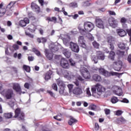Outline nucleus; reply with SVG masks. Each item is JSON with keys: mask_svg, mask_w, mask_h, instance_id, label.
I'll return each instance as SVG.
<instances>
[{"mask_svg": "<svg viewBox=\"0 0 131 131\" xmlns=\"http://www.w3.org/2000/svg\"><path fill=\"white\" fill-rule=\"evenodd\" d=\"M91 110H93L94 111H95V110L97 109V105L95 104H92L91 105Z\"/></svg>", "mask_w": 131, "mask_h": 131, "instance_id": "13d9d810", "label": "nucleus"}, {"mask_svg": "<svg viewBox=\"0 0 131 131\" xmlns=\"http://www.w3.org/2000/svg\"><path fill=\"white\" fill-rule=\"evenodd\" d=\"M123 113V112L122 111L118 110L116 112V115L117 116H120Z\"/></svg>", "mask_w": 131, "mask_h": 131, "instance_id": "de8ad7c7", "label": "nucleus"}, {"mask_svg": "<svg viewBox=\"0 0 131 131\" xmlns=\"http://www.w3.org/2000/svg\"><path fill=\"white\" fill-rule=\"evenodd\" d=\"M26 34L27 35V36H29V37H30L31 38H33L34 37L33 34H30V33L26 32Z\"/></svg>", "mask_w": 131, "mask_h": 131, "instance_id": "3c124183", "label": "nucleus"}, {"mask_svg": "<svg viewBox=\"0 0 131 131\" xmlns=\"http://www.w3.org/2000/svg\"><path fill=\"white\" fill-rule=\"evenodd\" d=\"M15 102H16V100H15V99L13 98L11 100V101H10L9 102H8V104L9 105H10V106L11 108H13V107H14V106H15Z\"/></svg>", "mask_w": 131, "mask_h": 131, "instance_id": "7c9ffc66", "label": "nucleus"}, {"mask_svg": "<svg viewBox=\"0 0 131 131\" xmlns=\"http://www.w3.org/2000/svg\"><path fill=\"white\" fill-rule=\"evenodd\" d=\"M122 74H123V73H116V72H109L107 71H105L103 75L105 76V77H109L111 76V75L112 76H114V75H122Z\"/></svg>", "mask_w": 131, "mask_h": 131, "instance_id": "f8f14e48", "label": "nucleus"}, {"mask_svg": "<svg viewBox=\"0 0 131 131\" xmlns=\"http://www.w3.org/2000/svg\"><path fill=\"white\" fill-rule=\"evenodd\" d=\"M63 75L66 78H68L69 79L75 78V75H74V74L67 70L64 71Z\"/></svg>", "mask_w": 131, "mask_h": 131, "instance_id": "9b49d317", "label": "nucleus"}, {"mask_svg": "<svg viewBox=\"0 0 131 131\" xmlns=\"http://www.w3.org/2000/svg\"><path fill=\"white\" fill-rule=\"evenodd\" d=\"M23 69H24L26 72H30V67L24 64L23 66Z\"/></svg>", "mask_w": 131, "mask_h": 131, "instance_id": "4c0bfd02", "label": "nucleus"}, {"mask_svg": "<svg viewBox=\"0 0 131 131\" xmlns=\"http://www.w3.org/2000/svg\"><path fill=\"white\" fill-rule=\"evenodd\" d=\"M15 6V3L10 2L7 6V9H9V10H11Z\"/></svg>", "mask_w": 131, "mask_h": 131, "instance_id": "e433bc0d", "label": "nucleus"}, {"mask_svg": "<svg viewBox=\"0 0 131 131\" xmlns=\"http://www.w3.org/2000/svg\"><path fill=\"white\" fill-rule=\"evenodd\" d=\"M47 93H48V94H49V95H50L51 97H55V94H54V93H53V92L51 91H48Z\"/></svg>", "mask_w": 131, "mask_h": 131, "instance_id": "69168bd1", "label": "nucleus"}, {"mask_svg": "<svg viewBox=\"0 0 131 131\" xmlns=\"http://www.w3.org/2000/svg\"><path fill=\"white\" fill-rule=\"evenodd\" d=\"M127 61L129 63H131V54H130L127 57Z\"/></svg>", "mask_w": 131, "mask_h": 131, "instance_id": "774afa93", "label": "nucleus"}, {"mask_svg": "<svg viewBox=\"0 0 131 131\" xmlns=\"http://www.w3.org/2000/svg\"><path fill=\"white\" fill-rule=\"evenodd\" d=\"M93 79L95 80V81H101L102 80V78H101V76L97 74H94L93 76Z\"/></svg>", "mask_w": 131, "mask_h": 131, "instance_id": "cd10ccee", "label": "nucleus"}, {"mask_svg": "<svg viewBox=\"0 0 131 131\" xmlns=\"http://www.w3.org/2000/svg\"><path fill=\"white\" fill-rule=\"evenodd\" d=\"M108 23L113 28H116L118 25L117 21L114 18H110L108 20Z\"/></svg>", "mask_w": 131, "mask_h": 131, "instance_id": "4468645a", "label": "nucleus"}, {"mask_svg": "<svg viewBox=\"0 0 131 131\" xmlns=\"http://www.w3.org/2000/svg\"><path fill=\"white\" fill-rule=\"evenodd\" d=\"M47 20L50 21V22H53V21H57V17H52V18L48 17L47 18Z\"/></svg>", "mask_w": 131, "mask_h": 131, "instance_id": "37998d69", "label": "nucleus"}, {"mask_svg": "<svg viewBox=\"0 0 131 131\" xmlns=\"http://www.w3.org/2000/svg\"><path fill=\"white\" fill-rule=\"evenodd\" d=\"M32 51L37 56H40V52L36 48H33Z\"/></svg>", "mask_w": 131, "mask_h": 131, "instance_id": "c9c22d12", "label": "nucleus"}, {"mask_svg": "<svg viewBox=\"0 0 131 131\" xmlns=\"http://www.w3.org/2000/svg\"><path fill=\"white\" fill-rule=\"evenodd\" d=\"M68 88L69 90L70 93H71V92H72V91H73V84H68Z\"/></svg>", "mask_w": 131, "mask_h": 131, "instance_id": "a18cd8bd", "label": "nucleus"}, {"mask_svg": "<svg viewBox=\"0 0 131 131\" xmlns=\"http://www.w3.org/2000/svg\"><path fill=\"white\" fill-rule=\"evenodd\" d=\"M95 22L97 27L101 29H104V21L103 20H102V19L100 18L99 17H96L95 19Z\"/></svg>", "mask_w": 131, "mask_h": 131, "instance_id": "6e6552de", "label": "nucleus"}, {"mask_svg": "<svg viewBox=\"0 0 131 131\" xmlns=\"http://www.w3.org/2000/svg\"><path fill=\"white\" fill-rule=\"evenodd\" d=\"M63 54L64 55L65 57L68 58H70L71 56V52H70L68 49H64L63 51Z\"/></svg>", "mask_w": 131, "mask_h": 131, "instance_id": "a878e982", "label": "nucleus"}, {"mask_svg": "<svg viewBox=\"0 0 131 131\" xmlns=\"http://www.w3.org/2000/svg\"><path fill=\"white\" fill-rule=\"evenodd\" d=\"M91 60L92 62H94L95 63V64H97V63H98V60H99V59L98 58L97 55L96 56L95 55H91Z\"/></svg>", "mask_w": 131, "mask_h": 131, "instance_id": "c85d7f7f", "label": "nucleus"}, {"mask_svg": "<svg viewBox=\"0 0 131 131\" xmlns=\"http://www.w3.org/2000/svg\"><path fill=\"white\" fill-rule=\"evenodd\" d=\"M53 74V71L50 70L44 75V79L46 81H48L49 79H51V76Z\"/></svg>", "mask_w": 131, "mask_h": 131, "instance_id": "aec40b11", "label": "nucleus"}, {"mask_svg": "<svg viewBox=\"0 0 131 131\" xmlns=\"http://www.w3.org/2000/svg\"><path fill=\"white\" fill-rule=\"evenodd\" d=\"M2 94L7 100H10L14 95V91L12 89H6L4 90Z\"/></svg>", "mask_w": 131, "mask_h": 131, "instance_id": "7ed1b4c3", "label": "nucleus"}, {"mask_svg": "<svg viewBox=\"0 0 131 131\" xmlns=\"http://www.w3.org/2000/svg\"><path fill=\"white\" fill-rule=\"evenodd\" d=\"M115 94L117 96H122V90L120 87H117V90H115Z\"/></svg>", "mask_w": 131, "mask_h": 131, "instance_id": "b1692460", "label": "nucleus"}, {"mask_svg": "<svg viewBox=\"0 0 131 131\" xmlns=\"http://www.w3.org/2000/svg\"><path fill=\"white\" fill-rule=\"evenodd\" d=\"M59 94H60V95H63V96L67 95L68 93H65V88L64 86H61L60 88Z\"/></svg>", "mask_w": 131, "mask_h": 131, "instance_id": "2f4dec72", "label": "nucleus"}, {"mask_svg": "<svg viewBox=\"0 0 131 131\" xmlns=\"http://www.w3.org/2000/svg\"><path fill=\"white\" fill-rule=\"evenodd\" d=\"M70 7H72V8H77V3H72L70 4Z\"/></svg>", "mask_w": 131, "mask_h": 131, "instance_id": "8fccbe9b", "label": "nucleus"}, {"mask_svg": "<svg viewBox=\"0 0 131 131\" xmlns=\"http://www.w3.org/2000/svg\"><path fill=\"white\" fill-rule=\"evenodd\" d=\"M99 128H100V127L99 126V124L98 123H96L95 126V130H99Z\"/></svg>", "mask_w": 131, "mask_h": 131, "instance_id": "0e129e2a", "label": "nucleus"}, {"mask_svg": "<svg viewBox=\"0 0 131 131\" xmlns=\"http://www.w3.org/2000/svg\"><path fill=\"white\" fill-rule=\"evenodd\" d=\"M19 26H21V27H25L26 26V23L24 20H20L19 22Z\"/></svg>", "mask_w": 131, "mask_h": 131, "instance_id": "a19ab883", "label": "nucleus"}, {"mask_svg": "<svg viewBox=\"0 0 131 131\" xmlns=\"http://www.w3.org/2000/svg\"><path fill=\"white\" fill-rule=\"evenodd\" d=\"M106 70H105V69H103V68H100L99 69V73H100L101 74H104V73H105V71Z\"/></svg>", "mask_w": 131, "mask_h": 131, "instance_id": "4d7b16f0", "label": "nucleus"}, {"mask_svg": "<svg viewBox=\"0 0 131 131\" xmlns=\"http://www.w3.org/2000/svg\"><path fill=\"white\" fill-rule=\"evenodd\" d=\"M4 116L5 118L9 119V118H12V117H13V114L12 113H5Z\"/></svg>", "mask_w": 131, "mask_h": 131, "instance_id": "c756f323", "label": "nucleus"}, {"mask_svg": "<svg viewBox=\"0 0 131 131\" xmlns=\"http://www.w3.org/2000/svg\"><path fill=\"white\" fill-rule=\"evenodd\" d=\"M57 84L59 86H60V88H62V86H63V81H58L57 82Z\"/></svg>", "mask_w": 131, "mask_h": 131, "instance_id": "052dcab7", "label": "nucleus"}, {"mask_svg": "<svg viewBox=\"0 0 131 131\" xmlns=\"http://www.w3.org/2000/svg\"><path fill=\"white\" fill-rule=\"evenodd\" d=\"M111 102L113 104H115L118 102V99L116 97H113L111 99Z\"/></svg>", "mask_w": 131, "mask_h": 131, "instance_id": "79ce46f5", "label": "nucleus"}, {"mask_svg": "<svg viewBox=\"0 0 131 131\" xmlns=\"http://www.w3.org/2000/svg\"><path fill=\"white\" fill-rule=\"evenodd\" d=\"M104 112L106 115H109L110 114V110L108 108L104 109Z\"/></svg>", "mask_w": 131, "mask_h": 131, "instance_id": "bf43d9fd", "label": "nucleus"}, {"mask_svg": "<svg viewBox=\"0 0 131 131\" xmlns=\"http://www.w3.org/2000/svg\"><path fill=\"white\" fill-rule=\"evenodd\" d=\"M76 86L78 88H76L74 89L73 93L74 95H81L82 94V90L81 88H80V82L78 80H76L73 82Z\"/></svg>", "mask_w": 131, "mask_h": 131, "instance_id": "f257e3e1", "label": "nucleus"}, {"mask_svg": "<svg viewBox=\"0 0 131 131\" xmlns=\"http://www.w3.org/2000/svg\"><path fill=\"white\" fill-rule=\"evenodd\" d=\"M5 54L6 55H7V56L10 55V53H9V48L8 47H6L5 48Z\"/></svg>", "mask_w": 131, "mask_h": 131, "instance_id": "e2e57ef3", "label": "nucleus"}, {"mask_svg": "<svg viewBox=\"0 0 131 131\" xmlns=\"http://www.w3.org/2000/svg\"><path fill=\"white\" fill-rule=\"evenodd\" d=\"M91 91L93 94H96L97 92V85L95 87L92 88Z\"/></svg>", "mask_w": 131, "mask_h": 131, "instance_id": "6e6d98bb", "label": "nucleus"}, {"mask_svg": "<svg viewBox=\"0 0 131 131\" xmlns=\"http://www.w3.org/2000/svg\"><path fill=\"white\" fill-rule=\"evenodd\" d=\"M60 66L64 69H68L70 67L69 62L66 58H62L60 60Z\"/></svg>", "mask_w": 131, "mask_h": 131, "instance_id": "423d86ee", "label": "nucleus"}, {"mask_svg": "<svg viewBox=\"0 0 131 131\" xmlns=\"http://www.w3.org/2000/svg\"><path fill=\"white\" fill-rule=\"evenodd\" d=\"M118 47L119 48V49H121V50H125L127 53V51L129 50V48L127 46V45L123 42H120L118 44Z\"/></svg>", "mask_w": 131, "mask_h": 131, "instance_id": "a211bd4d", "label": "nucleus"}, {"mask_svg": "<svg viewBox=\"0 0 131 131\" xmlns=\"http://www.w3.org/2000/svg\"><path fill=\"white\" fill-rule=\"evenodd\" d=\"M28 61H29L30 62H31L32 61H33V60H34V57L32 56H29L28 57Z\"/></svg>", "mask_w": 131, "mask_h": 131, "instance_id": "680f3d73", "label": "nucleus"}, {"mask_svg": "<svg viewBox=\"0 0 131 131\" xmlns=\"http://www.w3.org/2000/svg\"><path fill=\"white\" fill-rule=\"evenodd\" d=\"M117 33L121 37H123V36H125L127 34L126 32L122 29H118Z\"/></svg>", "mask_w": 131, "mask_h": 131, "instance_id": "412c9836", "label": "nucleus"}, {"mask_svg": "<svg viewBox=\"0 0 131 131\" xmlns=\"http://www.w3.org/2000/svg\"><path fill=\"white\" fill-rule=\"evenodd\" d=\"M31 7L33 10V11H35L36 13H39L40 12V8L36 4L34 3H32L31 5Z\"/></svg>", "mask_w": 131, "mask_h": 131, "instance_id": "6ab92c4d", "label": "nucleus"}, {"mask_svg": "<svg viewBox=\"0 0 131 131\" xmlns=\"http://www.w3.org/2000/svg\"><path fill=\"white\" fill-rule=\"evenodd\" d=\"M122 67V61H118L114 62V69L116 71H120Z\"/></svg>", "mask_w": 131, "mask_h": 131, "instance_id": "9d476101", "label": "nucleus"}, {"mask_svg": "<svg viewBox=\"0 0 131 131\" xmlns=\"http://www.w3.org/2000/svg\"><path fill=\"white\" fill-rule=\"evenodd\" d=\"M12 48L15 50V51H17V50H19V46L16 44H14L13 45Z\"/></svg>", "mask_w": 131, "mask_h": 131, "instance_id": "864d4df0", "label": "nucleus"}, {"mask_svg": "<svg viewBox=\"0 0 131 131\" xmlns=\"http://www.w3.org/2000/svg\"><path fill=\"white\" fill-rule=\"evenodd\" d=\"M70 48L74 53H78V52H79V47L77 44L73 42H70Z\"/></svg>", "mask_w": 131, "mask_h": 131, "instance_id": "1a4fd4ad", "label": "nucleus"}, {"mask_svg": "<svg viewBox=\"0 0 131 131\" xmlns=\"http://www.w3.org/2000/svg\"><path fill=\"white\" fill-rule=\"evenodd\" d=\"M92 45L95 49H99V47H100V44H99L97 41H94Z\"/></svg>", "mask_w": 131, "mask_h": 131, "instance_id": "ea45409f", "label": "nucleus"}, {"mask_svg": "<svg viewBox=\"0 0 131 131\" xmlns=\"http://www.w3.org/2000/svg\"><path fill=\"white\" fill-rule=\"evenodd\" d=\"M78 42L80 46L83 49L86 48V45H85V39H84V37L83 36H79L78 37Z\"/></svg>", "mask_w": 131, "mask_h": 131, "instance_id": "0eeeda50", "label": "nucleus"}, {"mask_svg": "<svg viewBox=\"0 0 131 131\" xmlns=\"http://www.w3.org/2000/svg\"><path fill=\"white\" fill-rule=\"evenodd\" d=\"M107 41L110 43V49L112 51H113L114 50V45L113 43H111L112 41V37L110 36L107 38Z\"/></svg>", "mask_w": 131, "mask_h": 131, "instance_id": "393cba45", "label": "nucleus"}, {"mask_svg": "<svg viewBox=\"0 0 131 131\" xmlns=\"http://www.w3.org/2000/svg\"><path fill=\"white\" fill-rule=\"evenodd\" d=\"M78 29L79 30L80 33H81L82 35H85V34H86V32H88L86 31L81 29L80 27H78Z\"/></svg>", "mask_w": 131, "mask_h": 131, "instance_id": "473e14b6", "label": "nucleus"}, {"mask_svg": "<svg viewBox=\"0 0 131 131\" xmlns=\"http://www.w3.org/2000/svg\"><path fill=\"white\" fill-rule=\"evenodd\" d=\"M108 58L112 61H114V58H115V52H114L113 51H111L110 52Z\"/></svg>", "mask_w": 131, "mask_h": 131, "instance_id": "bb28decb", "label": "nucleus"}, {"mask_svg": "<svg viewBox=\"0 0 131 131\" xmlns=\"http://www.w3.org/2000/svg\"><path fill=\"white\" fill-rule=\"evenodd\" d=\"M52 88L56 92L58 91V86H57V84L54 83L53 84H52Z\"/></svg>", "mask_w": 131, "mask_h": 131, "instance_id": "09e8293b", "label": "nucleus"}, {"mask_svg": "<svg viewBox=\"0 0 131 131\" xmlns=\"http://www.w3.org/2000/svg\"><path fill=\"white\" fill-rule=\"evenodd\" d=\"M117 121H118V122H122V123H124V122H126V120H125L123 117H121L117 119Z\"/></svg>", "mask_w": 131, "mask_h": 131, "instance_id": "72a5a7b5", "label": "nucleus"}, {"mask_svg": "<svg viewBox=\"0 0 131 131\" xmlns=\"http://www.w3.org/2000/svg\"><path fill=\"white\" fill-rule=\"evenodd\" d=\"M78 80V81H80L81 82H84V79L82 78V77L81 76H78L77 77V79H76L75 80Z\"/></svg>", "mask_w": 131, "mask_h": 131, "instance_id": "c03bdc74", "label": "nucleus"}, {"mask_svg": "<svg viewBox=\"0 0 131 131\" xmlns=\"http://www.w3.org/2000/svg\"><path fill=\"white\" fill-rule=\"evenodd\" d=\"M13 89L16 92V93H19V95H21V86L20 84L18 83H13Z\"/></svg>", "mask_w": 131, "mask_h": 131, "instance_id": "dca6fc26", "label": "nucleus"}, {"mask_svg": "<svg viewBox=\"0 0 131 131\" xmlns=\"http://www.w3.org/2000/svg\"><path fill=\"white\" fill-rule=\"evenodd\" d=\"M96 56L98 60L104 61L105 60V54L102 51H97Z\"/></svg>", "mask_w": 131, "mask_h": 131, "instance_id": "2eb2a0df", "label": "nucleus"}, {"mask_svg": "<svg viewBox=\"0 0 131 131\" xmlns=\"http://www.w3.org/2000/svg\"><path fill=\"white\" fill-rule=\"evenodd\" d=\"M84 28L87 32H91L95 28V25L91 22H85L84 24Z\"/></svg>", "mask_w": 131, "mask_h": 131, "instance_id": "39448f33", "label": "nucleus"}, {"mask_svg": "<svg viewBox=\"0 0 131 131\" xmlns=\"http://www.w3.org/2000/svg\"><path fill=\"white\" fill-rule=\"evenodd\" d=\"M96 89L97 91V94L98 95V96H101V95H102V93L105 92V88H104L100 84H96Z\"/></svg>", "mask_w": 131, "mask_h": 131, "instance_id": "ddd939ff", "label": "nucleus"}, {"mask_svg": "<svg viewBox=\"0 0 131 131\" xmlns=\"http://www.w3.org/2000/svg\"><path fill=\"white\" fill-rule=\"evenodd\" d=\"M69 62L70 63V65L73 67H75L76 65V62H75V61L73 60L72 59H70L69 60Z\"/></svg>", "mask_w": 131, "mask_h": 131, "instance_id": "f704fd0d", "label": "nucleus"}, {"mask_svg": "<svg viewBox=\"0 0 131 131\" xmlns=\"http://www.w3.org/2000/svg\"><path fill=\"white\" fill-rule=\"evenodd\" d=\"M63 41L64 45H65V46H66L67 47H68V46L69 45L70 46V42H69V40H68V39H67V38H63Z\"/></svg>", "mask_w": 131, "mask_h": 131, "instance_id": "58836bf2", "label": "nucleus"}, {"mask_svg": "<svg viewBox=\"0 0 131 131\" xmlns=\"http://www.w3.org/2000/svg\"><path fill=\"white\" fill-rule=\"evenodd\" d=\"M126 32V33L128 34L129 36H131V29H127Z\"/></svg>", "mask_w": 131, "mask_h": 131, "instance_id": "338daca9", "label": "nucleus"}, {"mask_svg": "<svg viewBox=\"0 0 131 131\" xmlns=\"http://www.w3.org/2000/svg\"><path fill=\"white\" fill-rule=\"evenodd\" d=\"M77 122V120L75 119L73 117L70 116V120L68 121V123L69 125H72V124H74Z\"/></svg>", "mask_w": 131, "mask_h": 131, "instance_id": "5701e85b", "label": "nucleus"}, {"mask_svg": "<svg viewBox=\"0 0 131 131\" xmlns=\"http://www.w3.org/2000/svg\"><path fill=\"white\" fill-rule=\"evenodd\" d=\"M45 53L46 56L48 59H49V60H52V59H53V54L52 51L45 49Z\"/></svg>", "mask_w": 131, "mask_h": 131, "instance_id": "f3484780", "label": "nucleus"}, {"mask_svg": "<svg viewBox=\"0 0 131 131\" xmlns=\"http://www.w3.org/2000/svg\"><path fill=\"white\" fill-rule=\"evenodd\" d=\"M80 72L85 79H90L91 78V74H90V72H89V70H88V69L85 68H81L80 69Z\"/></svg>", "mask_w": 131, "mask_h": 131, "instance_id": "20e7f679", "label": "nucleus"}, {"mask_svg": "<svg viewBox=\"0 0 131 131\" xmlns=\"http://www.w3.org/2000/svg\"><path fill=\"white\" fill-rule=\"evenodd\" d=\"M120 102H121L122 103H129V101H128V99L126 98H123V100L120 101Z\"/></svg>", "mask_w": 131, "mask_h": 131, "instance_id": "5fc2aeb1", "label": "nucleus"}, {"mask_svg": "<svg viewBox=\"0 0 131 131\" xmlns=\"http://www.w3.org/2000/svg\"><path fill=\"white\" fill-rule=\"evenodd\" d=\"M37 41L39 43H42L43 45H45L48 41V39L46 37L37 38Z\"/></svg>", "mask_w": 131, "mask_h": 131, "instance_id": "4be33fe9", "label": "nucleus"}, {"mask_svg": "<svg viewBox=\"0 0 131 131\" xmlns=\"http://www.w3.org/2000/svg\"><path fill=\"white\" fill-rule=\"evenodd\" d=\"M13 117L14 118H18V120H24V113L21 112L20 108H17L15 111V115Z\"/></svg>", "mask_w": 131, "mask_h": 131, "instance_id": "f03ea898", "label": "nucleus"}, {"mask_svg": "<svg viewBox=\"0 0 131 131\" xmlns=\"http://www.w3.org/2000/svg\"><path fill=\"white\" fill-rule=\"evenodd\" d=\"M108 14L112 16H116V13L113 11L109 10Z\"/></svg>", "mask_w": 131, "mask_h": 131, "instance_id": "603ef678", "label": "nucleus"}, {"mask_svg": "<svg viewBox=\"0 0 131 131\" xmlns=\"http://www.w3.org/2000/svg\"><path fill=\"white\" fill-rule=\"evenodd\" d=\"M6 14V9H3L0 10V17H3Z\"/></svg>", "mask_w": 131, "mask_h": 131, "instance_id": "49530a36", "label": "nucleus"}]
</instances>
